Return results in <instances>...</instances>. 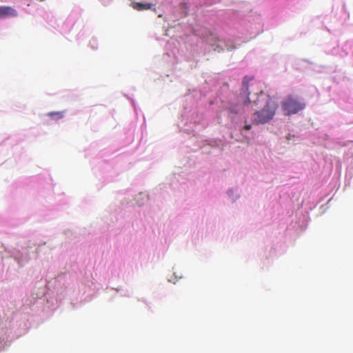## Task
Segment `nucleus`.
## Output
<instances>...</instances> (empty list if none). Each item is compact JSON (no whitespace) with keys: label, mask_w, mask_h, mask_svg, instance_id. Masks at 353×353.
<instances>
[{"label":"nucleus","mask_w":353,"mask_h":353,"mask_svg":"<svg viewBox=\"0 0 353 353\" xmlns=\"http://www.w3.org/2000/svg\"><path fill=\"white\" fill-rule=\"evenodd\" d=\"M47 115L52 119L59 120L62 119L64 117V112L59 111V112H50L47 114Z\"/></svg>","instance_id":"39448f33"},{"label":"nucleus","mask_w":353,"mask_h":353,"mask_svg":"<svg viewBox=\"0 0 353 353\" xmlns=\"http://www.w3.org/2000/svg\"><path fill=\"white\" fill-rule=\"evenodd\" d=\"M17 11L9 6H0V17L17 16Z\"/></svg>","instance_id":"7ed1b4c3"},{"label":"nucleus","mask_w":353,"mask_h":353,"mask_svg":"<svg viewBox=\"0 0 353 353\" xmlns=\"http://www.w3.org/2000/svg\"><path fill=\"white\" fill-rule=\"evenodd\" d=\"M252 126L251 125H245L244 128L246 130H250L251 129Z\"/></svg>","instance_id":"0eeeda50"},{"label":"nucleus","mask_w":353,"mask_h":353,"mask_svg":"<svg viewBox=\"0 0 353 353\" xmlns=\"http://www.w3.org/2000/svg\"><path fill=\"white\" fill-rule=\"evenodd\" d=\"M282 109L286 115L294 114L305 108V103L301 99L293 96H288L281 104Z\"/></svg>","instance_id":"f03ea898"},{"label":"nucleus","mask_w":353,"mask_h":353,"mask_svg":"<svg viewBox=\"0 0 353 353\" xmlns=\"http://www.w3.org/2000/svg\"><path fill=\"white\" fill-rule=\"evenodd\" d=\"M154 5L150 3H143L139 2H132L131 3V7L138 11H142L144 10L151 9Z\"/></svg>","instance_id":"20e7f679"},{"label":"nucleus","mask_w":353,"mask_h":353,"mask_svg":"<svg viewBox=\"0 0 353 353\" xmlns=\"http://www.w3.org/2000/svg\"><path fill=\"white\" fill-rule=\"evenodd\" d=\"M251 79L249 78L248 77H245L243 78V88H245V90H247L248 87V83L249 82V81H250Z\"/></svg>","instance_id":"423d86ee"},{"label":"nucleus","mask_w":353,"mask_h":353,"mask_svg":"<svg viewBox=\"0 0 353 353\" xmlns=\"http://www.w3.org/2000/svg\"><path fill=\"white\" fill-rule=\"evenodd\" d=\"M139 196L141 197V196H143V195L141 194H140Z\"/></svg>","instance_id":"6e6552de"},{"label":"nucleus","mask_w":353,"mask_h":353,"mask_svg":"<svg viewBox=\"0 0 353 353\" xmlns=\"http://www.w3.org/2000/svg\"><path fill=\"white\" fill-rule=\"evenodd\" d=\"M253 103L260 110L256 111L253 116L252 122L254 124H264L271 121L278 108L276 102L269 95L261 91L256 96V99L251 101L249 97L244 101L245 105Z\"/></svg>","instance_id":"f257e3e1"}]
</instances>
